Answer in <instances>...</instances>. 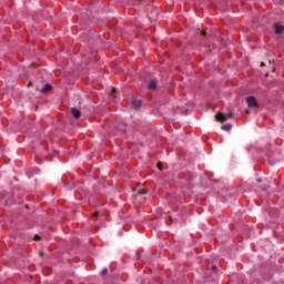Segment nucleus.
Segmentation results:
<instances>
[{
    "label": "nucleus",
    "instance_id": "nucleus-13",
    "mask_svg": "<svg viewBox=\"0 0 284 284\" xmlns=\"http://www.w3.org/2000/svg\"><path fill=\"white\" fill-rule=\"evenodd\" d=\"M93 216H99V212L95 211V212L93 213Z\"/></svg>",
    "mask_w": 284,
    "mask_h": 284
},
{
    "label": "nucleus",
    "instance_id": "nucleus-16",
    "mask_svg": "<svg viewBox=\"0 0 284 284\" xmlns=\"http://www.w3.org/2000/svg\"><path fill=\"white\" fill-rule=\"evenodd\" d=\"M264 65H265V63H264V62H262V63H261V67L263 68Z\"/></svg>",
    "mask_w": 284,
    "mask_h": 284
},
{
    "label": "nucleus",
    "instance_id": "nucleus-17",
    "mask_svg": "<svg viewBox=\"0 0 284 284\" xmlns=\"http://www.w3.org/2000/svg\"><path fill=\"white\" fill-rule=\"evenodd\" d=\"M159 170H161V164H158Z\"/></svg>",
    "mask_w": 284,
    "mask_h": 284
},
{
    "label": "nucleus",
    "instance_id": "nucleus-15",
    "mask_svg": "<svg viewBox=\"0 0 284 284\" xmlns=\"http://www.w3.org/2000/svg\"><path fill=\"white\" fill-rule=\"evenodd\" d=\"M256 181H257V183H261V178H257V180H256Z\"/></svg>",
    "mask_w": 284,
    "mask_h": 284
},
{
    "label": "nucleus",
    "instance_id": "nucleus-12",
    "mask_svg": "<svg viewBox=\"0 0 284 284\" xmlns=\"http://www.w3.org/2000/svg\"><path fill=\"white\" fill-rule=\"evenodd\" d=\"M111 92H112V94H114V93L116 92V89L113 88V89L111 90Z\"/></svg>",
    "mask_w": 284,
    "mask_h": 284
},
{
    "label": "nucleus",
    "instance_id": "nucleus-2",
    "mask_svg": "<svg viewBox=\"0 0 284 284\" xmlns=\"http://www.w3.org/2000/svg\"><path fill=\"white\" fill-rule=\"evenodd\" d=\"M248 108H256V98L254 97H248L246 99Z\"/></svg>",
    "mask_w": 284,
    "mask_h": 284
},
{
    "label": "nucleus",
    "instance_id": "nucleus-4",
    "mask_svg": "<svg viewBox=\"0 0 284 284\" xmlns=\"http://www.w3.org/2000/svg\"><path fill=\"white\" fill-rule=\"evenodd\" d=\"M274 28H275V34H283L284 27L282 24L275 23Z\"/></svg>",
    "mask_w": 284,
    "mask_h": 284
},
{
    "label": "nucleus",
    "instance_id": "nucleus-18",
    "mask_svg": "<svg viewBox=\"0 0 284 284\" xmlns=\"http://www.w3.org/2000/svg\"><path fill=\"white\" fill-rule=\"evenodd\" d=\"M212 270H216V266H213Z\"/></svg>",
    "mask_w": 284,
    "mask_h": 284
},
{
    "label": "nucleus",
    "instance_id": "nucleus-7",
    "mask_svg": "<svg viewBox=\"0 0 284 284\" xmlns=\"http://www.w3.org/2000/svg\"><path fill=\"white\" fill-rule=\"evenodd\" d=\"M222 130H224L225 132H230L232 130V124L226 123V124L222 125Z\"/></svg>",
    "mask_w": 284,
    "mask_h": 284
},
{
    "label": "nucleus",
    "instance_id": "nucleus-9",
    "mask_svg": "<svg viewBox=\"0 0 284 284\" xmlns=\"http://www.w3.org/2000/svg\"><path fill=\"white\" fill-rule=\"evenodd\" d=\"M139 194H142V195H143V194H148V190L142 189V190L139 191Z\"/></svg>",
    "mask_w": 284,
    "mask_h": 284
},
{
    "label": "nucleus",
    "instance_id": "nucleus-3",
    "mask_svg": "<svg viewBox=\"0 0 284 284\" xmlns=\"http://www.w3.org/2000/svg\"><path fill=\"white\" fill-rule=\"evenodd\" d=\"M71 114L74 119H81V111H79L77 108L71 109Z\"/></svg>",
    "mask_w": 284,
    "mask_h": 284
},
{
    "label": "nucleus",
    "instance_id": "nucleus-8",
    "mask_svg": "<svg viewBox=\"0 0 284 284\" xmlns=\"http://www.w3.org/2000/svg\"><path fill=\"white\" fill-rule=\"evenodd\" d=\"M50 90H52V85H51V84H45V85L42 88L41 92H50Z\"/></svg>",
    "mask_w": 284,
    "mask_h": 284
},
{
    "label": "nucleus",
    "instance_id": "nucleus-11",
    "mask_svg": "<svg viewBox=\"0 0 284 284\" xmlns=\"http://www.w3.org/2000/svg\"><path fill=\"white\" fill-rule=\"evenodd\" d=\"M33 241H41V236L34 235Z\"/></svg>",
    "mask_w": 284,
    "mask_h": 284
},
{
    "label": "nucleus",
    "instance_id": "nucleus-6",
    "mask_svg": "<svg viewBox=\"0 0 284 284\" xmlns=\"http://www.w3.org/2000/svg\"><path fill=\"white\" fill-rule=\"evenodd\" d=\"M156 80H152L150 83H149V90H156Z\"/></svg>",
    "mask_w": 284,
    "mask_h": 284
},
{
    "label": "nucleus",
    "instance_id": "nucleus-14",
    "mask_svg": "<svg viewBox=\"0 0 284 284\" xmlns=\"http://www.w3.org/2000/svg\"><path fill=\"white\" fill-rule=\"evenodd\" d=\"M201 34H202L203 37H205L206 33H205V31H202Z\"/></svg>",
    "mask_w": 284,
    "mask_h": 284
},
{
    "label": "nucleus",
    "instance_id": "nucleus-5",
    "mask_svg": "<svg viewBox=\"0 0 284 284\" xmlns=\"http://www.w3.org/2000/svg\"><path fill=\"white\" fill-rule=\"evenodd\" d=\"M131 105L134 110H139V108L142 105V102L141 100H132Z\"/></svg>",
    "mask_w": 284,
    "mask_h": 284
},
{
    "label": "nucleus",
    "instance_id": "nucleus-10",
    "mask_svg": "<svg viewBox=\"0 0 284 284\" xmlns=\"http://www.w3.org/2000/svg\"><path fill=\"white\" fill-rule=\"evenodd\" d=\"M101 274L102 276H105L108 274V268L102 270Z\"/></svg>",
    "mask_w": 284,
    "mask_h": 284
},
{
    "label": "nucleus",
    "instance_id": "nucleus-1",
    "mask_svg": "<svg viewBox=\"0 0 284 284\" xmlns=\"http://www.w3.org/2000/svg\"><path fill=\"white\" fill-rule=\"evenodd\" d=\"M227 119H232V113H227L225 115H223V113H217L215 115V121H220V123H225Z\"/></svg>",
    "mask_w": 284,
    "mask_h": 284
}]
</instances>
